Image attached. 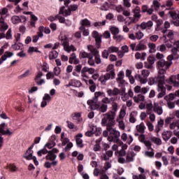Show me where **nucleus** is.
<instances>
[{
  "mask_svg": "<svg viewBox=\"0 0 179 179\" xmlns=\"http://www.w3.org/2000/svg\"><path fill=\"white\" fill-rule=\"evenodd\" d=\"M140 26L143 30H147L149 31L152 30V27H153V22L150 20L147 22H143L141 24Z\"/></svg>",
  "mask_w": 179,
  "mask_h": 179,
  "instance_id": "nucleus-22",
  "label": "nucleus"
},
{
  "mask_svg": "<svg viewBox=\"0 0 179 179\" xmlns=\"http://www.w3.org/2000/svg\"><path fill=\"white\" fill-rule=\"evenodd\" d=\"M101 10L107 11L108 10V3L106 1L104 3H103L100 8Z\"/></svg>",
  "mask_w": 179,
  "mask_h": 179,
  "instance_id": "nucleus-64",
  "label": "nucleus"
},
{
  "mask_svg": "<svg viewBox=\"0 0 179 179\" xmlns=\"http://www.w3.org/2000/svg\"><path fill=\"white\" fill-rule=\"evenodd\" d=\"M125 92H126L125 87L122 86L120 96H121V99L122 100V101H127L129 99L128 93H127Z\"/></svg>",
  "mask_w": 179,
  "mask_h": 179,
  "instance_id": "nucleus-28",
  "label": "nucleus"
},
{
  "mask_svg": "<svg viewBox=\"0 0 179 179\" xmlns=\"http://www.w3.org/2000/svg\"><path fill=\"white\" fill-rule=\"evenodd\" d=\"M23 47V44L18 43H15L14 45H12L13 50H20Z\"/></svg>",
  "mask_w": 179,
  "mask_h": 179,
  "instance_id": "nucleus-62",
  "label": "nucleus"
},
{
  "mask_svg": "<svg viewBox=\"0 0 179 179\" xmlns=\"http://www.w3.org/2000/svg\"><path fill=\"white\" fill-rule=\"evenodd\" d=\"M24 157L25 159H27V160H33L34 159V156H33V150H28L26 153L25 155L24 156Z\"/></svg>",
  "mask_w": 179,
  "mask_h": 179,
  "instance_id": "nucleus-43",
  "label": "nucleus"
},
{
  "mask_svg": "<svg viewBox=\"0 0 179 179\" xmlns=\"http://www.w3.org/2000/svg\"><path fill=\"white\" fill-rule=\"evenodd\" d=\"M164 125V121L162 119H160L158 122L157 125L155 126V132L159 135V133L161 129H163V127Z\"/></svg>",
  "mask_w": 179,
  "mask_h": 179,
  "instance_id": "nucleus-31",
  "label": "nucleus"
},
{
  "mask_svg": "<svg viewBox=\"0 0 179 179\" xmlns=\"http://www.w3.org/2000/svg\"><path fill=\"white\" fill-rule=\"evenodd\" d=\"M134 17H136L137 19H139L141 17V8L139 7H136L134 10Z\"/></svg>",
  "mask_w": 179,
  "mask_h": 179,
  "instance_id": "nucleus-56",
  "label": "nucleus"
},
{
  "mask_svg": "<svg viewBox=\"0 0 179 179\" xmlns=\"http://www.w3.org/2000/svg\"><path fill=\"white\" fill-rule=\"evenodd\" d=\"M7 125L5 123H1L0 124V134L2 135H12L13 132L10 131L9 129H7L6 131H5V128H6Z\"/></svg>",
  "mask_w": 179,
  "mask_h": 179,
  "instance_id": "nucleus-23",
  "label": "nucleus"
},
{
  "mask_svg": "<svg viewBox=\"0 0 179 179\" xmlns=\"http://www.w3.org/2000/svg\"><path fill=\"white\" fill-rule=\"evenodd\" d=\"M30 75H31L30 70H27L23 74L18 76V79H23V78H28V76H30Z\"/></svg>",
  "mask_w": 179,
  "mask_h": 179,
  "instance_id": "nucleus-59",
  "label": "nucleus"
},
{
  "mask_svg": "<svg viewBox=\"0 0 179 179\" xmlns=\"http://www.w3.org/2000/svg\"><path fill=\"white\" fill-rule=\"evenodd\" d=\"M107 73L110 74L112 78H115V70L114 69V66L113 64H109L106 68Z\"/></svg>",
  "mask_w": 179,
  "mask_h": 179,
  "instance_id": "nucleus-34",
  "label": "nucleus"
},
{
  "mask_svg": "<svg viewBox=\"0 0 179 179\" xmlns=\"http://www.w3.org/2000/svg\"><path fill=\"white\" fill-rule=\"evenodd\" d=\"M87 50L92 54V55H99V50L92 45H87Z\"/></svg>",
  "mask_w": 179,
  "mask_h": 179,
  "instance_id": "nucleus-41",
  "label": "nucleus"
},
{
  "mask_svg": "<svg viewBox=\"0 0 179 179\" xmlns=\"http://www.w3.org/2000/svg\"><path fill=\"white\" fill-rule=\"evenodd\" d=\"M143 13H147V15H152L153 13V8H149V6L144 5L142 6Z\"/></svg>",
  "mask_w": 179,
  "mask_h": 179,
  "instance_id": "nucleus-42",
  "label": "nucleus"
},
{
  "mask_svg": "<svg viewBox=\"0 0 179 179\" xmlns=\"http://www.w3.org/2000/svg\"><path fill=\"white\" fill-rule=\"evenodd\" d=\"M55 135H52L48 140V143L44 145V148L46 149H52V148L55 146Z\"/></svg>",
  "mask_w": 179,
  "mask_h": 179,
  "instance_id": "nucleus-16",
  "label": "nucleus"
},
{
  "mask_svg": "<svg viewBox=\"0 0 179 179\" xmlns=\"http://www.w3.org/2000/svg\"><path fill=\"white\" fill-rule=\"evenodd\" d=\"M104 97V92H96L94 93V97L92 99H90L87 101L90 107H92L99 102V99H103Z\"/></svg>",
  "mask_w": 179,
  "mask_h": 179,
  "instance_id": "nucleus-10",
  "label": "nucleus"
},
{
  "mask_svg": "<svg viewBox=\"0 0 179 179\" xmlns=\"http://www.w3.org/2000/svg\"><path fill=\"white\" fill-rule=\"evenodd\" d=\"M115 121L117 122L119 128L122 131H124V129H125V123L124 122V120H122V119H116Z\"/></svg>",
  "mask_w": 179,
  "mask_h": 179,
  "instance_id": "nucleus-47",
  "label": "nucleus"
},
{
  "mask_svg": "<svg viewBox=\"0 0 179 179\" xmlns=\"http://www.w3.org/2000/svg\"><path fill=\"white\" fill-rule=\"evenodd\" d=\"M138 116V112L133 111L129 115V121L131 124H135L136 122V117Z\"/></svg>",
  "mask_w": 179,
  "mask_h": 179,
  "instance_id": "nucleus-36",
  "label": "nucleus"
},
{
  "mask_svg": "<svg viewBox=\"0 0 179 179\" xmlns=\"http://www.w3.org/2000/svg\"><path fill=\"white\" fill-rule=\"evenodd\" d=\"M159 8H160V3H159L157 0H154L152 1V5L151 6V9L154 10H159Z\"/></svg>",
  "mask_w": 179,
  "mask_h": 179,
  "instance_id": "nucleus-50",
  "label": "nucleus"
},
{
  "mask_svg": "<svg viewBox=\"0 0 179 179\" xmlns=\"http://www.w3.org/2000/svg\"><path fill=\"white\" fill-rule=\"evenodd\" d=\"M50 101H51V96H50L48 94H45L41 103V108H45V107H47V104H48Z\"/></svg>",
  "mask_w": 179,
  "mask_h": 179,
  "instance_id": "nucleus-19",
  "label": "nucleus"
},
{
  "mask_svg": "<svg viewBox=\"0 0 179 179\" xmlns=\"http://www.w3.org/2000/svg\"><path fill=\"white\" fill-rule=\"evenodd\" d=\"M88 76L86 74H83V80H84V82L86 83V85H87V86H90V92H96V83H94V81H93V80L90 79L89 80H87V79H88Z\"/></svg>",
  "mask_w": 179,
  "mask_h": 179,
  "instance_id": "nucleus-12",
  "label": "nucleus"
},
{
  "mask_svg": "<svg viewBox=\"0 0 179 179\" xmlns=\"http://www.w3.org/2000/svg\"><path fill=\"white\" fill-rule=\"evenodd\" d=\"M110 104H112V112L109 113L110 114H114L115 116V114L117 111H118V103L114 101Z\"/></svg>",
  "mask_w": 179,
  "mask_h": 179,
  "instance_id": "nucleus-45",
  "label": "nucleus"
},
{
  "mask_svg": "<svg viewBox=\"0 0 179 179\" xmlns=\"http://www.w3.org/2000/svg\"><path fill=\"white\" fill-rule=\"evenodd\" d=\"M172 64L173 62H166L164 59H160L158 61V76L155 78H151L150 79H157L159 80L161 78H163L164 80H166L164 73H166V71H167V69H169Z\"/></svg>",
  "mask_w": 179,
  "mask_h": 179,
  "instance_id": "nucleus-2",
  "label": "nucleus"
},
{
  "mask_svg": "<svg viewBox=\"0 0 179 179\" xmlns=\"http://www.w3.org/2000/svg\"><path fill=\"white\" fill-rule=\"evenodd\" d=\"M136 129L137 132H139V134H145L146 126H145V123L141 122L139 124L136 126Z\"/></svg>",
  "mask_w": 179,
  "mask_h": 179,
  "instance_id": "nucleus-35",
  "label": "nucleus"
},
{
  "mask_svg": "<svg viewBox=\"0 0 179 179\" xmlns=\"http://www.w3.org/2000/svg\"><path fill=\"white\" fill-rule=\"evenodd\" d=\"M150 139L151 142H153L154 143H155V145H159L162 143V139H160V138L151 136Z\"/></svg>",
  "mask_w": 179,
  "mask_h": 179,
  "instance_id": "nucleus-52",
  "label": "nucleus"
},
{
  "mask_svg": "<svg viewBox=\"0 0 179 179\" xmlns=\"http://www.w3.org/2000/svg\"><path fill=\"white\" fill-rule=\"evenodd\" d=\"M81 138H83V134H82V133H79L76 136V145L78 148H83V140H82Z\"/></svg>",
  "mask_w": 179,
  "mask_h": 179,
  "instance_id": "nucleus-29",
  "label": "nucleus"
},
{
  "mask_svg": "<svg viewBox=\"0 0 179 179\" xmlns=\"http://www.w3.org/2000/svg\"><path fill=\"white\" fill-rule=\"evenodd\" d=\"M110 79H114V78L110 76V73H106V74L101 76L99 80L102 85H106L107 80H110Z\"/></svg>",
  "mask_w": 179,
  "mask_h": 179,
  "instance_id": "nucleus-21",
  "label": "nucleus"
},
{
  "mask_svg": "<svg viewBox=\"0 0 179 179\" xmlns=\"http://www.w3.org/2000/svg\"><path fill=\"white\" fill-rule=\"evenodd\" d=\"M106 129L108 131L110 135V136L108 138V141H109V142H115V143H117V142L120 141L121 132H120L118 130H116L115 128H113V127Z\"/></svg>",
  "mask_w": 179,
  "mask_h": 179,
  "instance_id": "nucleus-6",
  "label": "nucleus"
},
{
  "mask_svg": "<svg viewBox=\"0 0 179 179\" xmlns=\"http://www.w3.org/2000/svg\"><path fill=\"white\" fill-rule=\"evenodd\" d=\"M80 26H83V27H90L91 23L89 20L83 19L80 21Z\"/></svg>",
  "mask_w": 179,
  "mask_h": 179,
  "instance_id": "nucleus-48",
  "label": "nucleus"
},
{
  "mask_svg": "<svg viewBox=\"0 0 179 179\" xmlns=\"http://www.w3.org/2000/svg\"><path fill=\"white\" fill-rule=\"evenodd\" d=\"M145 156H146V157H153V156H155V152H153V149L145 151Z\"/></svg>",
  "mask_w": 179,
  "mask_h": 179,
  "instance_id": "nucleus-60",
  "label": "nucleus"
},
{
  "mask_svg": "<svg viewBox=\"0 0 179 179\" xmlns=\"http://www.w3.org/2000/svg\"><path fill=\"white\" fill-rule=\"evenodd\" d=\"M164 82H166V80H164L163 77H161L159 80H157V78H150L149 85H150V86L157 85V90L159 92V94H157L158 99H162L166 96Z\"/></svg>",
  "mask_w": 179,
  "mask_h": 179,
  "instance_id": "nucleus-1",
  "label": "nucleus"
},
{
  "mask_svg": "<svg viewBox=\"0 0 179 179\" xmlns=\"http://www.w3.org/2000/svg\"><path fill=\"white\" fill-rule=\"evenodd\" d=\"M11 57H13V52L6 51L5 52L4 55L0 58V65H2L3 64V62L6 61L8 58H10Z\"/></svg>",
  "mask_w": 179,
  "mask_h": 179,
  "instance_id": "nucleus-27",
  "label": "nucleus"
},
{
  "mask_svg": "<svg viewBox=\"0 0 179 179\" xmlns=\"http://www.w3.org/2000/svg\"><path fill=\"white\" fill-rule=\"evenodd\" d=\"M121 140L123 142H127V143H128V145H131V142H134V137L132 136V135H129L127 134V133H123L121 135Z\"/></svg>",
  "mask_w": 179,
  "mask_h": 179,
  "instance_id": "nucleus-17",
  "label": "nucleus"
},
{
  "mask_svg": "<svg viewBox=\"0 0 179 179\" xmlns=\"http://www.w3.org/2000/svg\"><path fill=\"white\" fill-rule=\"evenodd\" d=\"M172 136H173V132L169 130H166L162 133V138L164 141H169V139H170V138H171Z\"/></svg>",
  "mask_w": 179,
  "mask_h": 179,
  "instance_id": "nucleus-39",
  "label": "nucleus"
},
{
  "mask_svg": "<svg viewBox=\"0 0 179 179\" xmlns=\"http://www.w3.org/2000/svg\"><path fill=\"white\" fill-rule=\"evenodd\" d=\"M126 115H127V112L125 111V110L122 109V110H120V111L119 113V115L116 118V120H123L124 117H125Z\"/></svg>",
  "mask_w": 179,
  "mask_h": 179,
  "instance_id": "nucleus-57",
  "label": "nucleus"
},
{
  "mask_svg": "<svg viewBox=\"0 0 179 179\" xmlns=\"http://www.w3.org/2000/svg\"><path fill=\"white\" fill-rule=\"evenodd\" d=\"M69 64H73L74 65H78V64H79V59L76 57V54L73 53L71 55Z\"/></svg>",
  "mask_w": 179,
  "mask_h": 179,
  "instance_id": "nucleus-38",
  "label": "nucleus"
},
{
  "mask_svg": "<svg viewBox=\"0 0 179 179\" xmlns=\"http://www.w3.org/2000/svg\"><path fill=\"white\" fill-rule=\"evenodd\" d=\"M149 75H150V71L147 69H143L141 71V74H136L134 78L141 85H145V83H148Z\"/></svg>",
  "mask_w": 179,
  "mask_h": 179,
  "instance_id": "nucleus-7",
  "label": "nucleus"
},
{
  "mask_svg": "<svg viewBox=\"0 0 179 179\" xmlns=\"http://www.w3.org/2000/svg\"><path fill=\"white\" fill-rule=\"evenodd\" d=\"M78 9L77 4H73L69 8L62 7L59 10V15L63 16H70L71 12H75Z\"/></svg>",
  "mask_w": 179,
  "mask_h": 179,
  "instance_id": "nucleus-9",
  "label": "nucleus"
},
{
  "mask_svg": "<svg viewBox=\"0 0 179 179\" xmlns=\"http://www.w3.org/2000/svg\"><path fill=\"white\" fill-rule=\"evenodd\" d=\"M90 107L91 110H97L98 111H100V113H106L108 108V106L106 103H102L101 106L95 103V105Z\"/></svg>",
  "mask_w": 179,
  "mask_h": 179,
  "instance_id": "nucleus-14",
  "label": "nucleus"
},
{
  "mask_svg": "<svg viewBox=\"0 0 179 179\" xmlns=\"http://www.w3.org/2000/svg\"><path fill=\"white\" fill-rule=\"evenodd\" d=\"M148 48H149V52L155 53V52H156V51H157L155 43H149L148 44Z\"/></svg>",
  "mask_w": 179,
  "mask_h": 179,
  "instance_id": "nucleus-46",
  "label": "nucleus"
},
{
  "mask_svg": "<svg viewBox=\"0 0 179 179\" xmlns=\"http://www.w3.org/2000/svg\"><path fill=\"white\" fill-rule=\"evenodd\" d=\"M71 118L72 120H73L74 121H77V122L78 124H80V122H82L83 120H82V117H81V114L80 113H73L71 115Z\"/></svg>",
  "mask_w": 179,
  "mask_h": 179,
  "instance_id": "nucleus-37",
  "label": "nucleus"
},
{
  "mask_svg": "<svg viewBox=\"0 0 179 179\" xmlns=\"http://www.w3.org/2000/svg\"><path fill=\"white\" fill-rule=\"evenodd\" d=\"M110 31L112 34H114V36H117L118 33H120V29L117 28L116 27H110Z\"/></svg>",
  "mask_w": 179,
  "mask_h": 179,
  "instance_id": "nucleus-63",
  "label": "nucleus"
},
{
  "mask_svg": "<svg viewBox=\"0 0 179 179\" xmlns=\"http://www.w3.org/2000/svg\"><path fill=\"white\" fill-rule=\"evenodd\" d=\"M59 40H60L61 44L63 45L64 50L66 52H71V51L73 52L76 51V48H75L73 45H69V41H68V37H66V36L61 34L59 36Z\"/></svg>",
  "mask_w": 179,
  "mask_h": 179,
  "instance_id": "nucleus-5",
  "label": "nucleus"
},
{
  "mask_svg": "<svg viewBox=\"0 0 179 179\" xmlns=\"http://www.w3.org/2000/svg\"><path fill=\"white\" fill-rule=\"evenodd\" d=\"M92 36L95 38L96 44L100 45L101 44V35L97 31H94Z\"/></svg>",
  "mask_w": 179,
  "mask_h": 179,
  "instance_id": "nucleus-26",
  "label": "nucleus"
},
{
  "mask_svg": "<svg viewBox=\"0 0 179 179\" xmlns=\"http://www.w3.org/2000/svg\"><path fill=\"white\" fill-rule=\"evenodd\" d=\"M166 83H167L165 85V87L166 89V90H171L173 89V87H179V73L177 75H172L168 79H166L165 80Z\"/></svg>",
  "mask_w": 179,
  "mask_h": 179,
  "instance_id": "nucleus-4",
  "label": "nucleus"
},
{
  "mask_svg": "<svg viewBox=\"0 0 179 179\" xmlns=\"http://www.w3.org/2000/svg\"><path fill=\"white\" fill-rule=\"evenodd\" d=\"M113 38L117 41V43H120V41L124 40V36L117 34L113 36Z\"/></svg>",
  "mask_w": 179,
  "mask_h": 179,
  "instance_id": "nucleus-61",
  "label": "nucleus"
},
{
  "mask_svg": "<svg viewBox=\"0 0 179 179\" xmlns=\"http://www.w3.org/2000/svg\"><path fill=\"white\" fill-rule=\"evenodd\" d=\"M108 51L109 54H113L114 52H118V51H120V48L115 46H110L108 48Z\"/></svg>",
  "mask_w": 179,
  "mask_h": 179,
  "instance_id": "nucleus-53",
  "label": "nucleus"
},
{
  "mask_svg": "<svg viewBox=\"0 0 179 179\" xmlns=\"http://www.w3.org/2000/svg\"><path fill=\"white\" fill-rule=\"evenodd\" d=\"M153 111L158 115H162L163 114V108L159 105V103H154Z\"/></svg>",
  "mask_w": 179,
  "mask_h": 179,
  "instance_id": "nucleus-33",
  "label": "nucleus"
},
{
  "mask_svg": "<svg viewBox=\"0 0 179 179\" xmlns=\"http://www.w3.org/2000/svg\"><path fill=\"white\" fill-rule=\"evenodd\" d=\"M138 171L141 173L139 175H133V179H146L145 169L142 167H138Z\"/></svg>",
  "mask_w": 179,
  "mask_h": 179,
  "instance_id": "nucleus-25",
  "label": "nucleus"
},
{
  "mask_svg": "<svg viewBox=\"0 0 179 179\" xmlns=\"http://www.w3.org/2000/svg\"><path fill=\"white\" fill-rule=\"evenodd\" d=\"M176 94L171 93L169 95L164 96V100H166V101H173V100L176 99Z\"/></svg>",
  "mask_w": 179,
  "mask_h": 179,
  "instance_id": "nucleus-54",
  "label": "nucleus"
},
{
  "mask_svg": "<svg viewBox=\"0 0 179 179\" xmlns=\"http://www.w3.org/2000/svg\"><path fill=\"white\" fill-rule=\"evenodd\" d=\"M169 15H170V16L172 18L173 24H174V26L178 27L179 26V16H178V14H177V13H176V12L169 11Z\"/></svg>",
  "mask_w": 179,
  "mask_h": 179,
  "instance_id": "nucleus-15",
  "label": "nucleus"
},
{
  "mask_svg": "<svg viewBox=\"0 0 179 179\" xmlns=\"http://www.w3.org/2000/svg\"><path fill=\"white\" fill-rule=\"evenodd\" d=\"M49 58L50 59H55L56 58H58V53L57 51L53 50L50 52L49 54Z\"/></svg>",
  "mask_w": 179,
  "mask_h": 179,
  "instance_id": "nucleus-58",
  "label": "nucleus"
},
{
  "mask_svg": "<svg viewBox=\"0 0 179 179\" xmlns=\"http://www.w3.org/2000/svg\"><path fill=\"white\" fill-rule=\"evenodd\" d=\"M9 26L6 22H5V20L3 17H0V31H6V29H8Z\"/></svg>",
  "mask_w": 179,
  "mask_h": 179,
  "instance_id": "nucleus-30",
  "label": "nucleus"
},
{
  "mask_svg": "<svg viewBox=\"0 0 179 179\" xmlns=\"http://www.w3.org/2000/svg\"><path fill=\"white\" fill-rule=\"evenodd\" d=\"M79 30L83 32V36H87L89 34H90V32L89 31L88 29H86L85 27L80 26L79 27Z\"/></svg>",
  "mask_w": 179,
  "mask_h": 179,
  "instance_id": "nucleus-51",
  "label": "nucleus"
},
{
  "mask_svg": "<svg viewBox=\"0 0 179 179\" xmlns=\"http://www.w3.org/2000/svg\"><path fill=\"white\" fill-rule=\"evenodd\" d=\"M82 86V83L78 80L71 79L69 80V84L65 85V87H80Z\"/></svg>",
  "mask_w": 179,
  "mask_h": 179,
  "instance_id": "nucleus-18",
  "label": "nucleus"
},
{
  "mask_svg": "<svg viewBox=\"0 0 179 179\" xmlns=\"http://www.w3.org/2000/svg\"><path fill=\"white\" fill-rule=\"evenodd\" d=\"M92 55H90V53H88L87 52L85 51H81L80 52V57L83 58V59H85V58H90Z\"/></svg>",
  "mask_w": 179,
  "mask_h": 179,
  "instance_id": "nucleus-55",
  "label": "nucleus"
},
{
  "mask_svg": "<svg viewBox=\"0 0 179 179\" xmlns=\"http://www.w3.org/2000/svg\"><path fill=\"white\" fill-rule=\"evenodd\" d=\"M102 160H109L110 157H113V151L108 150L102 154Z\"/></svg>",
  "mask_w": 179,
  "mask_h": 179,
  "instance_id": "nucleus-40",
  "label": "nucleus"
},
{
  "mask_svg": "<svg viewBox=\"0 0 179 179\" xmlns=\"http://www.w3.org/2000/svg\"><path fill=\"white\" fill-rule=\"evenodd\" d=\"M165 124L167 125L169 124L170 129H174L175 131L179 129V120L174 121V118L173 117H166L165 120Z\"/></svg>",
  "mask_w": 179,
  "mask_h": 179,
  "instance_id": "nucleus-11",
  "label": "nucleus"
},
{
  "mask_svg": "<svg viewBox=\"0 0 179 179\" xmlns=\"http://www.w3.org/2000/svg\"><path fill=\"white\" fill-rule=\"evenodd\" d=\"M133 99L136 103H141V101H145V96L142 94L134 96Z\"/></svg>",
  "mask_w": 179,
  "mask_h": 179,
  "instance_id": "nucleus-44",
  "label": "nucleus"
},
{
  "mask_svg": "<svg viewBox=\"0 0 179 179\" xmlns=\"http://www.w3.org/2000/svg\"><path fill=\"white\" fill-rule=\"evenodd\" d=\"M48 153H50V151H48V150L46 149L45 147H43V149H41L37 152V155L39 157H41V156H43V155H48Z\"/></svg>",
  "mask_w": 179,
  "mask_h": 179,
  "instance_id": "nucleus-49",
  "label": "nucleus"
},
{
  "mask_svg": "<svg viewBox=\"0 0 179 179\" xmlns=\"http://www.w3.org/2000/svg\"><path fill=\"white\" fill-rule=\"evenodd\" d=\"M55 153H58V149L53 148L51 150H49V153L45 157L46 160H50L51 166H57L58 164V161L56 160L57 155Z\"/></svg>",
  "mask_w": 179,
  "mask_h": 179,
  "instance_id": "nucleus-8",
  "label": "nucleus"
},
{
  "mask_svg": "<svg viewBox=\"0 0 179 179\" xmlns=\"http://www.w3.org/2000/svg\"><path fill=\"white\" fill-rule=\"evenodd\" d=\"M27 18L24 15H13L11 17L10 21L13 24H19V23H24Z\"/></svg>",
  "mask_w": 179,
  "mask_h": 179,
  "instance_id": "nucleus-13",
  "label": "nucleus"
},
{
  "mask_svg": "<svg viewBox=\"0 0 179 179\" xmlns=\"http://www.w3.org/2000/svg\"><path fill=\"white\" fill-rule=\"evenodd\" d=\"M107 94L110 97L112 96H118V94H121V90L118 88H114L113 90L109 89L107 90Z\"/></svg>",
  "mask_w": 179,
  "mask_h": 179,
  "instance_id": "nucleus-32",
  "label": "nucleus"
},
{
  "mask_svg": "<svg viewBox=\"0 0 179 179\" xmlns=\"http://www.w3.org/2000/svg\"><path fill=\"white\" fill-rule=\"evenodd\" d=\"M115 100H117V97H106V94H103V96H102L101 99V103H103V104H111V103H113V101H115Z\"/></svg>",
  "mask_w": 179,
  "mask_h": 179,
  "instance_id": "nucleus-24",
  "label": "nucleus"
},
{
  "mask_svg": "<svg viewBox=\"0 0 179 179\" xmlns=\"http://www.w3.org/2000/svg\"><path fill=\"white\" fill-rule=\"evenodd\" d=\"M148 47L146 46V40L143 39L138 42L136 46V51H144Z\"/></svg>",
  "mask_w": 179,
  "mask_h": 179,
  "instance_id": "nucleus-20",
  "label": "nucleus"
},
{
  "mask_svg": "<svg viewBox=\"0 0 179 179\" xmlns=\"http://www.w3.org/2000/svg\"><path fill=\"white\" fill-rule=\"evenodd\" d=\"M101 124L102 127H106V129L115 125V116L113 113H107L103 115Z\"/></svg>",
  "mask_w": 179,
  "mask_h": 179,
  "instance_id": "nucleus-3",
  "label": "nucleus"
}]
</instances>
